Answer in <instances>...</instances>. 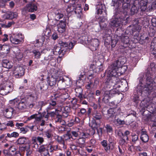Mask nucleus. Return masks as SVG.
I'll list each match as a JSON object with an SVG mask.
<instances>
[{
	"label": "nucleus",
	"instance_id": "45",
	"mask_svg": "<svg viewBox=\"0 0 156 156\" xmlns=\"http://www.w3.org/2000/svg\"><path fill=\"white\" fill-rule=\"evenodd\" d=\"M79 111L78 113V115L79 116L81 117L83 116H87L86 110L85 109L82 108H79Z\"/></svg>",
	"mask_w": 156,
	"mask_h": 156
},
{
	"label": "nucleus",
	"instance_id": "57",
	"mask_svg": "<svg viewBox=\"0 0 156 156\" xmlns=\"http://www.w3.org/2000/svg\"><path fill=\"white\" fill-rule=\"evenodd\" d=\"M76 42L73 41L68 44V49L69 50L68 52H69L70 49H72L74 46L76 44Z\"/></svg>",
	"mask_w": 156,
	"mask_h": 156
},
{
	"label": "nucleus",
	"instance_id": "40",
	"mask_svg": "<svg viewBox=\"0 0 156 156\" xmlns=\"http://www.w3.org/2000/svg\"><path fill=\"white\" fill-rule=\"evenodd\" d=\"M56 140L59 144L62 145V148L63 149H66V145L65 144L63 138L62 136H58L56 138Z\"/></svg>",
	"mask_w": 156,
	"mask_h": 156
},
{
	"label": "nucleus",
	"instance_id": "33",
	"mask_svg": "<svg viewBox=\"0 0 156 156\" xmlns=\"http://www.w3.org/2000/svg\"><path fill=\"white\" fill-rule=\"evenodd\" d=\"M92 116L94 119L97 120H100L102 117L101 112L97 111H95L94 112Z\"/></svg>",
	"mask_w": 156,
	"mask_h": 156
},
{
	"label": "nucleus",
	"instance_id": "15",
	"mask_svg": "<svg viewBox=\"0 0 156 156\" xmlns=\"http://www.w3.org/2000/svg\"><path fill=\"white\" fill-rule=\"evenodd\" d=\"M140 21V20L138 19H136L133 20L132 24L133 27L132 28L133 32H134L136 31L139 32L141 29V27L139 25L140 23L139 21Z\"/></svg>",
	"mask_w": 156,
	"mask_h": 156
},
{
	"label": "nucleus",
	"instance_id": "17",
	"mask_svg": "<svg viewBox=\"0 0 156 156\" xmlns=\"http://www.w3.org/2000/svg\"><path fill=\"white\" fill-rule=\"evenodd\" d=\"M61 51V48L60 47L55 45L52 49L53 54L55 55H59V57L61 58L66 54L65 53H62V51Z\"/></svg>",
	"mask_w": 156,
	"mask_h": 156
},
{
	"label": "nucleus",
	"instance_id": "29",
	"mask_svg": "<svg viewBox=\"0 0 156 156\" xmlns=\"http://www.w3.org/2000/svg\"><path fill=\"white\" fill-rule=\"evenodd\" d=\"M2 66L4 67L10 69L12 67V65L11 62L9 60L7 59H3L2 61V64H1Z\"/></svg>",
	"mask_w": 156,
	"mask_h": 156
},
{
	"label": "nucleus",
	"instance_id": "37",
	"mask_svg": "<svg viewBox=\"0 0 156 156\" xmlns=\"http://www.w3.org/2000/svg\"><path fill=\"white\" fill-rule=\"evenodd\" d=\"M69 133L71 136V139L74 140L79 136L80 132L78 131L72 130L70 131Z\"/></svg>",
	"mask_w": 156,
	"mask_h": 156
},
{
	"label": "nucleus",
	"instance_id": "51",
	"mask_svg": "<svg viewBox=\"0 0 156 156\" xmlns=\"http://www.w3.org/2000/svg\"><path fill=\"white\" fill-rule=\"evenodd\" d=\"M115 112V109L111 108L108 110V114L109 117H112L114 116Z\"/></svg>",
	"mask_w": 156,
	"mask_h": 156
},
{
	"label": "nucleus",
	"instance_id": "54",
	"mask_svg": "<svg viewBox=\"0 0 156 156\" xmlns=\"http://www.w3.org/2000/svg\"><path fill=\"white\" fill-rule=\"evenodd\" d=\"M63 140L65 143V141H69L71 139V136L70 134H69V133H67V134H65L63 136Z\"/></svg>",
	"mask_w": 156,
	"mask_h": 156
},
{
	"label": "nucleus",
	"instance_id": "60",
	"mask_svg": "<svg viewBox=\"0 0 156 156\" xmlns=\"http://www.w3.org/2000/svg\"><path fill=\"white\" fill-rule=\"evenodd\" d=\"M115 122H116L117 125H123L125 124V122L124 120H121L119 119H115Z\"/></svg>",
	"mask_w": 156,
	"mask_h": 156
},
{
	"label": "nucleus",
	"instance_id": "49",
	"mask_svg": "<svg viewBox=\"0 0 156 156\" xmlns=\"http://www.w3.org/2000/svg\"><path fill=\"white\" fill-rule=\"evenodd\" d=\"M131 139L132 142L134 144L139 140L138 136L135 134H133L131 135Z\"/></svg>",
	"mask_w": 156,
	"mask_h": 156
},
{
	"label": "nucleus",
	"instance_id": "31",
	"mask_svg": "<svg viewBox=\"0 0 156 156\" xmlns=\"http://www.w3.org/2000/svg\"><path fill=\"white\" fill-rule=\"evenodd\" d=\"M48 147L50 152L53 153L55 151H57L60 150V148L58 147V145H54L53 144H49L48 145Z\"/></svg>",
	"mask_w": 156,
	"mask_h": 156
},
{
	"label": "nucleus",
	"instance_id": "44",
	"mask_svg": "<svg viewBox=\"0 0 156 156\" xmlns=\"http://www.w3.org/2000/svg\"><path fill=\"white\" fill-rule=\"evenodd\" d=\"M32 52L34 55V58L36 59H38L40 58L41 55V53L38 50H34Z\"/></svg>",
	"mask_w": 156,
	"mask_h": 156
},
{
	"label": "nucleus",
	"instance_id": "19",
	"mask_svg": "<svg viewBox=\"0 0 156 156\" xmlns=\"http://www.w3.org/2000/svg\"><path fill=\"white\" fill-rule=\"evenodd\" d=\"M49 41V37L48 36L45 35L44 36H42L40 40L37 39L35 41V44H39L40 45L42 44L44 42H45V43H48Z\"/></svg>",
	"mask_w": 156,
	"mask_h": 156
},
{
	"label": "nucleus",
	"instance_id": "23",
	"mask_svg": "<svg viewBox=\"0 0 156 156\" xmlns=\"http://www.w3.org/2000/svg\"><path fill=\"white\" fill-rule=\"evenodd\" d=\"M57 104L56 101L51 99L49 101V105L46 108L47 112H49L50 110L55 108Z\"/></svg>",
	"mask_w": 156,
	"mask_h": 156
},
{
	"label": "nucleus",
	"instance_id": "14",
	"mask_svg": "<svg viewBox=\"0 0 156 156\" xmlns=\"http://www.w3.org/2000/svg\"><path fill=\"white\" fill-rule=\"evenodd\" d=\"M29 142V139L27 137L24 136H21L16 140L15 144L17 145H25Z\"/></svg>",
	"mask_w": 156,
	"mask_h": 156
},
{
	"label": "nucleus",
	"instance_id": "25",
	"mask_svg": "<svg viewBox=\"0 0 156 156\" xmlns=\"http://www.w3.org/2000/svg\"><path fill=\"white\" fill-rule=\"evenodd\" d=\"M14 57L18 61L22 60L23 58V54L21 51L20 49H18L16 51H14Z\"/></svg>",
	"mask_w": 156,
	"mask_h": 156
},
{
	"label": "nucleus",
	"instance_id": "30",
	"mask_svg": "<svg viewBox=\"0 0 156 156\" xmlns=\"http://www.w3.org/2000/svg\"><path fill=\"white\" fill-rule=\"evenodd\" d=\"M58 81L59 82H61L62 83H64L67 86L69 85L70 82V79L66 77H60L59 78Z\"/></svg>",
	"mask_w": 156,
	"mask_h": 156
},
{
	"label": "nucleus",
	"instance_id": "64",
	"mask_svg": "<svg viewBox=\"0 0 156 156\" xmlns=\"http://www.w3.org/2000/svg\"><path fill=\"white\" fill-rule=\"evenodd\" d=\"M151 21L152 25L154 27H156V16L153 17Z\"/></svg>",
	"mask_w": 156,
	"mask_h": 156
},
{
	"label": "nucleus",
	"instance_id": "11",
	"mask_svg": "<svg viewBox=\"0 0 156 156\" xmlns=\"http://www.w3.org/2000/svg\"><path fill=\"white\" fill-rule=\"evenodd\" d=\"M145 87H146V85H144L141 82L137 86L136 88V90L138 94H139L140 95H141L142 94L144 93H147L149 90H146L144 89Z\"/></svg>",
	"mask_w": 156,
	"mask_h": 156
},
{
	"label": "nucleus",
	"instance_id": "36",
	"mask_svg": "<svg viewBox=\"0 0 156 156\" xmlns=\"http://www.w3.org/2000/svg\"><path fill=\"white\" fill-rule=\"evenodd\" d=\"M47 89L48 87L47 84L43 83H41L39 87L38 88V90L40 91L41 93H43Z\"/></svg>",
	"mask_w": 156,
	"mask_h": 156
},
{
	"label": "nucleus",
	"instance_id": "38",
	"mask_svg": "<svg viewBox=\"0 0 156 156\" xmlns=\"http://www.w3.org/2000/svg\"><path fill=\"white\" fill-rule=\"evenodd\" d=\"M148 7L147 8V11L151 12L156 9V3L153 2L148 4Z\"/></svg>",
	"mask_w": 156,
	"mask_h": 156
},
{
	"label": "nucleus",
	"instance_id": "1",
	"mask_svg": "<svg viewBox=\"0 0 156 156\" xmlns=\"http://www.w3.org/2000/svg\"><path fill=\"white\" fill-rule=\"evenodd\" d=\"M122 64L119 60H116L109 67L107 71L108 83L115 89L120 87L119 84L120 82L117 76L124 73L127 69V67L122 66Z\"/></svg>",
	"mask_w": 156,
	"mask_h": 156
},
{
	"label": "nucleus",
	"instance_id": "47",
	"mask_svg": "<svg viewBox=\"0 0 156 156\" xmlns=\"http://www.w3.org/2000/svg\"><path fill=\"white\" fill-rule=\"evenodd\" d=\"M70 148L73 151H75L76 153H79L80 148L79 147L75 145L72 144L70 145Z\"/></svg>",
	"mask_w": 156,
	"mask_h": 156
},
{
	"label": "nucleus",
	"instance_id": "61",
	"mask_svg": "<svg viewBox=\"0 0 156 156\" xmlns=\"http://www.w3.org/2000/svg\"><path fill=\"white\" fill-rule=\"evenodd\" d=\"M47 113H46V112H44L41 114L42 117H43L46 119V120H48L49 116V112H47Z\"/></svg>",
	"mask_w": 156,
	"mask_h": 156
},
{
	"label": "nucleus",
	"instance_id": "52",
	"mask_svg": "<svg viewBox=\"0 0 156 156\" xmlns=\"http://www.w3.org/2000/svg\"><path fill=\"white\" fill-rule=\"evenodd\" d=\"M14 22L13 21H12L8 23L7 25L4 24H0V27H2L3 28H9L12 25L14 24Z\"/></svg>",
	"mask_w": 156,
	"mask_h": 156
},
{
	"label": "nucleus",
	"instance_id": "18",
	"mask_svg": "<svg viewBox=\"0 0 156 156\" xmlns=\"http://www.w3.org/2000/svg\"><path fill=\"white\" fill-rule=\"evenodd\" d=\"M153 80L152 78L150 77H148L146 79V83L147 85H146V87H145L144 89L145 90L151 91L152 89V83Z\"/></svg>",
	"mask_w": 156,
	"mask_h": 156
},
{
	"label": "nucleus",
	"instance_id": "22",
	"mask_svg": "<svg viewBox=\"0 0 156 156\" xmlns=\"http://www.w3.org/2000/svg\"><path fill=\"white\" fill-rule=\"evenodd\" d=\"M97 9L96 11L97 14H101L104 12L107 14L106 9L105 6L104 5L101 4L97 5Z\"/></svg>",
	"mask_w": 156,
	"mask_h": 156
},
{
	"label": "nucleus",
	"instance_id": "63",
	"mask_svg": "<svg viewBox=\"0 0 156 156\" xmlns=\"http://www.w3.org/2000/svg\"><path fill=\"white\" fill-rule=\"evenodd\" d=\"M37 140L40 143L39 145H41L44 141V140L43 137L40 136L37 137Z\"/></svg>",
	"mask_w": 156,
	"mask_h": 156
},
{
	"label": "nucleus",
	"instance_id": "43",
	"mask_svg": "<svg viewBox=\"0 0 156 156\" xmlns=\"http://www.w3.org/2000/svg\"><path fill=\"white\" fill-rule=\"evenodd\" d=\"M85 140V139L80 137L76 140V143L78 144L79 147H82L84 146Z\"/></svg>",
	"mask_w": 156,
	"mask_h": 156
},
{
	"label": "nucleus",
	"instance_id": "55",
	"mask_svg": "<svg viewBox=\"0 0 156 156\" xmlns=\"http://www.w3.org/2000/svg\"><path fill=\"white\" fill-rule=\"evenodd\" d=\"M38 148L37 151L41 154L47 149L44 145H42Z\"/></svg>",
	"mask_w": 156,
	"mask_h": 156
},
{
	"label": "nucleus",
	"instance_id": "13",
	"mask_svg": "<svg viewBox=\"0 0 156 156\" xmlns=\"http://www.w3.org/2000/svg\"><path fill=\"white\" fill-rule=\"evenodd\" d=\"M75 91L76 92V95L77 96L78 98L80 100V103L82 104L87 105V102L85 100L82 101L83 98H85V97H83L82 96V89L81 88H76L75 89Z\"/></svg>",
	"mask_w": 156,
	"mask_h": 156
},
{
	"label": "nucleus",
	"instance_id": "24",
	"mask_svg": "<svg viewBox=\"0 0 156 156\" xmlns=\"http://www.w3.org/2000/svg\"><path fill=\"white\" fill-rule=\"evenodd\" d=\"M151 47V54L153 55L156 58V40H154L152 41Z\"/></svg>",
	"mask_w": 156,
	"mask_h": 156
},
{
	"label": "nucleus",
	"instance_id": "28",
	"mask_svg": "<svg viewBox=\"0 0 156 156\" xmlns=\"http://www.w3.org/2000/svg\"><path fill=\"white\" fill-rule=\"evenodd\" d=\"M55 18L56 20H58L64 16V14L62 11L60 10H57L55 12Z\"/></svg>",
	"mask_w": 156,
	"mask_h": 156
},
{
	"label": "nucleus",
	"instance_id": "16",
	"mask_svg": "<svg viewBox=\"0 0 156 156\" xmlns=\"http://www.w3.org/2000/svg\"><path fill=\"white\" fill-rule=\"evenodd\" d=\"M58 31L60 33H62L66 30V21L65 20L63 19L60 21L58 24L57 25Z\"/></svg>",
	"mask_w": 156,
	"mask_h": 156
},
{
	"label": "nucleus",
	"instance_id": "53",
	"mask_svg": "<svg viewBox=\"0 0 156 156\" xmlns=\"http://www.w3.org/2000/svg\"><path fill=\"white\" fill-rule=\"evenodd\" d=\"M105 127L108 133H112L113 129L111 126L108 124H107Z\"/></svg>",
	"mask_w": 156,
	"mask_h": 156
},
{
	"label": "nucleus",
	"instance_id": "35",
	"mask_svg": "<svg viewBox=\"0 0 156 156\" xmlns=\"http://www.w3.org/2000/svg\"><path fill=\"white\" fill-rule=\"evenodd\" d=\"M50 72L51 77L56 78L57 79L58 77V71L55 69H51Z\"/></svg>",
	"mask_w": 156,
	"mask_h": 156
},
{
	"label": "nucleus",
	"instance_id": "27",
	"mask_svg": "<svg viewBox=\"0 0 156 156\" xmlns=\"http://www.w3.org/2000/svg\"><path fill=\"white\" fill-rule=\"evenodd\" d=\"M147 0H141L140 2V9L142 11H147Z\"/></svg>",
	"mask_w": 156,
	"mask_h": 156
},
{
	"label": "nucleus",
	"instance_id": "26",
	"mask_svg": "<svg viewBox=\"0 0 156 156\" xmlns=\"http://www.w3.org/2000/svg\"><path fill=\"white\" fill-rule=\"evenodd\" d=\"M117 93L116 90H115L113 89L111 90H106L105 91L104 95L111 98Z\"/></svg>",
	"mask_w": 156,
	"mask_h": 156
},
{
	"label": "nucleus",
	"instance_id": "21",
	"mask_svg": "<svg viewBox=\"0 0 156 156\" xmlns=\"http://www.w3.org/2000/svg\"><path fill=\"white\" fill-rule=\"evenodd\" d=\"M62 115L63 118H66L70 116V114L71 113L70 108L68 106H66L63 108L62 110Z\"/></svg>",
	"mask_w": 156,
	"mask_h": 156
},
{
	"label": "nucleus",
	"instance_id": "20",
	"mask_svg": "<svg viewBox=\"0 0 156 156\" xmlns=\"http://www.w3.org/2000/svg\"><path fill=\"white\" fill-rule=\"evenodd\" d=\"M140 138L142 141L146 143L148 141L149 137L146 131L142 129Z\"/></svg>",
	"mask_w": 156,
	"mask_h": 156
},
{
	"label": "nucleus",
	"instance_id": "46",
	"mask_svg": "<svg viewBox=\"0 0 156 156\" xmlns=\"http://www.w3.org/2000/svg\"><path fill=\"white\" fill-rule=\"evenodd\" d=\"M52 130L49 129L44 132V133L46 137L48 139L51 138L52 136Z\"/></svg>",
	"mask_w": 156,
	"mask_h": 156
},
{
	"label": "nucleus",
	"instance_id": "2",
	"mask_svg": "<svg viewBox=\"0 0 156 156\" xmlns=\"http://www.w3.org/2000/svg\"><path fill=\"white\" fill-rule=\"evenodd\" d=\"M130 0H117L116 4L118 5L115 17L112 18L110 25L113 27H117L121 25L125 20L127 15L128 9L130 6Z\"/></svg>",
	"mask_w": 156,
	"mask_h": 156
},
{
	"label": "nucleus",
	"instance_id": "62",
	"mask_svg": "<svg viewBox=\"0 0 156 156\" xmlns=\"http://www.w3.org/2000/svg\"><path fill=\"white\" fill-rule=\"evenodd\" d=\"M139 95L140 94H139L138 95H135L134 96L133 100L136 103H138V101H140Z\"/></svg>",
	"mask_w": 156,
	"mask_h": 156
},
{
	"label": "nucleus",
	"instance_id": "59",
	"mask_svg": "<svg viewBox=\"0 0 156 156\" xmlns=\"http://www.w3.org/2000/svg\"><path fill=\"white\" fill-rule=\"evenodd\" d=\"M44 60H51L55 61V57L52 55H49L48 57H44Z\"/></svg>",
	"mask_w": 156,
	"mask_h": 156
},
{
	"label": "nucleus",
	"instance_id": "50",
	"mask_svg": "<svg viewBox=\"0 0 156 156\" xmlns=\"http://www.w3.org/2000/svg\"><path fill=\"white\" fill-rule=\"evenodd\" d=\"M75 5L72 4L68 6L67 8L66 9V12L68 13H70L73 12L75 9Z\"/></svg>",
	"mask_w": 156,
	"mask_h": 156
},
{
	"label": "nucleus",
	"instance_id": "8",
	"mask_svg": "<svg viewBox=\"0 0 156 156\" xmlns=\"http://www.w3.org/2000/svg\"><path fill=\"white\" fill-rule=\"evenodd\" d=\"M87 43L92 51L97 50L99 45V41L97 39H92L91 40H87Z\"/></svg>",
	"mask_w": 156,
	"mask_h": 156
},
{
	"label": "nucleus",
	"instance_id": "48",
	"mask_svg": "<svg viewBox=\"0 0 156 156\" xmlns=\"http://www.w3.org/2000/svg\"><path fill=\"white\" fill-rule=\"evenodd\" d=\"M122 42L126 44H127L129 42V37L127 36H122L121 38Z\"/></svg>",
	"mask_w": 156,
	"mask_h": 156
},
{
	"label": "nucleus",
	"instance_id": "39",
	"mask_svg": "<svg viewBox=\"0 0 156 156\" xmlns=\"http://www.w3.org/2000/svg\"><path fill=\"white\" fill-rule=\"evenodd\" d=\"M19 136V133L16 132H9L7 134V136H5V138H11L12 137L16 138Z\"/></svg>",
	"mask_w": 156,
	"mask_h": 156
},
{
	"label": "nucleus",
	"instance_id": "12",
	"mask_svg": "<svg viewBox=\"0 0 156 156\" xmlns=\"http://www.w3.org/2000/svg\"><path fill=\"white\" fill-rule=\"evenodd\" d=\"M58 43L60 46V48H61L62 53H66L68 52L69 49H68V44L67 43L60 40L58 41Z\"/></svg>",
	"mask_w": 156,
	"mask_h": 156
},
{
	"label": "nucleus",
	"instance_id": "3",
	"mask_svg": "<svg viewBox=\"0 0 156 156\" xmlns=\"http://www.w3.org/2000/svg\"><path fill=\"white\" fill-rule=\"evenodd\" d=\"M32 94L27 96L25 98H22L20 100L16 98L10 101V103L12 106L14 107L16 112L25 109L27 107V99L29 97H32Z\"/></svg>",
	"mask_w": 156,
	"mask_h": 156
},
{
	"label": "nucleus",
	"instance_id": "7",
	"mask_svg": "<svg viewBox=\"0 0 156 156\" xmlns=\"http://www.w3.org/2000/svg\"><path fill=\"white\" fill-rule=\"evenodd\" d=\"M25 69L22 67H16L13 71V74L16 78H19L24 74Z\"/></svg>",
	"mask_w": 156,
	"mask_h": 156
},
{
	"label": "nucleus",
	"instance_id": "6",
	"mask_svg": "<svg viewBox=\"0 0 156 156\" xmlns=\"http://www.w3.org/2000/svg\"><path fill=\"white\" fill-rule=\"evenodd\" d=\"M23 9L29 12H34L37 9V4L35 2H30L26 5Z\"/></svg>",
	"mask_w": 156,
	"mask_h": 156
},
{
	"label": "nucleus",
	"instance_id": "5",
	"mask_svg": "<svg viewBox=\"0 0 156 156\" xmlns=\"http://www.w3.org/2000/svg\"><path fill=\"white\" fill-rule=\"evenodd\" d=\"M24 36L21 34H15L11 35L10 37L11 42L15 44L22 43L24 41Z\"/></svg>",
	"mask_w": 156,
	"mask_h": 156
},
{
	"label": "nucleus",
	"instance_id": "42",
	"mask_svg": "<svg viewBox=\"0 0 156 156\" xmlns=\"http://www.w3.org/2000/svg\"><path fill=\"white\" fill-rule=\"evenodd\" d=\"M139 9V8L138 7V6H136L134 3L133 4L130 9V14L131 15H133L135 13L137 12Z\"/></svg>",
	"mask_w": 156,
	"mask_h": 156
},
{
	"label": "nucleus",
	"instance_id": "41",
	"mask_svg": "<svg viewBox=\"0 0 156 156\" xmlns=\"http://www.w3.org/2000/svg\"><path fill=\"white\" fill-rule=\"evenodd\" d=\"M74 9L75 13L78 15L77 16L78 17L80 18L82 15V9L81 7L78 5L76 6V8H75Z\"/></svg>",
	"mask_w": 156,
	"mask_h": 156
},
{
	"label": "nucleus",
	"instance_id": "4",
	"mask_svg": "<svg viewBox=\"0 0 156 156\" xmlns=\"http://www.w3.org/2000/svg\"><path fill=\"white\" fill-rule=\"evenodd\" d=\"M30 146L32 148L37 149L38 147V145L37 143H31L30 145H28L20 147L19 150L22 152L26 151V156H30L33 153V151L32 149H30Z\"/></svg>",
	"mask_w": 156,
	"mask_h": 156
},
{
	"label": "nucleus",
	"instance_id": "34",
	"mask_svg": "<svg viewBox=\"0 0 156 156\" xmlns=\"http://www.w3.org/2000/svg\"><path fill=\"white\" fill-rule=\"evenodd\" d=\"M80 72V74L78 79V80H80L85 78V76L86 75L87 72V68L86 69L85 68H82Z\"/></svg>",
	"mask_w": 156,
	"mask_h": 156
},
{
	"label": "nucleus",
	"instance_id": "58",
	"mask_svg": "<svg viewBox=\"0 0 156 156\" xmlns=\"http://www.w3.org/2000/svg\"><path fill=\"white\" fill-rule=\"evenodd\" d=\"M79 135L80 136H79L80 137L85 139V138H87L89 137V135L87 133L82 132L81 133H80Z\"/></svg>",
	"mask_w": 156,
	"mask_h": 156
},
{
	"label": "nucleus",
	"instance_id": "10",
	"mask_svg": "<svg viewBox=\"0 0 156 156\" xmlns=\"http://www.w3.org/2000/svg\"><path fill=\"white\" fill-rule=\"evenodd\" d=\"M16 112L14 107L12 108L9 107L4 110L3 113L6 117L9 118H11L13 113H16Z\"/></svg>",
	"mask_w": 156,
	"mask_h": 156
},
{
	"label": "nucleus",
	"instance_id": "32",
	"mask_svg": "<svg viewBox=\"0 0 156 156\" xmlns=\"http://www.w3.org/2000/svg\"><path fill=\"white\" fill-rule=\"evenodd\" d=\"M57 79L52 77H49L47 78V83L50 86H53L55 85Z\"/></svg>",
	"mask_w": 156,
	"mask_h": 156
},
{
	"label": "nucleus",
	"instance_id": "56",
	"mask_svg": "<svg viewBox=\"0 0 156 156\" xmlns=\"http://www.w3.org/2000/svg\"><path fill=\"white\" fill-rule=\"evenodd\" d=\"M9 13L10 19H12L14 18H16L18 16L17 13L16 12H9Z\"/></svg>",
	"mask_w": 156,
	"mask_h": 156
},
{
	"label": "nucleus",
	"instance_id": "9",
	"mask_svg": "<svg viewBox=\"0 0 156 156\" xmlns=\"http://www.w3.org/2000/svg\"><path fill=\"white\" fill-rule=\"evenodd\" d=\"M12 90V87L11 85L6 84L1 87L0 89V94L4 96L7 95Z\"/></svg>",
	"mask_w": 156,
	"mask_h": 156
}]
</instances>
